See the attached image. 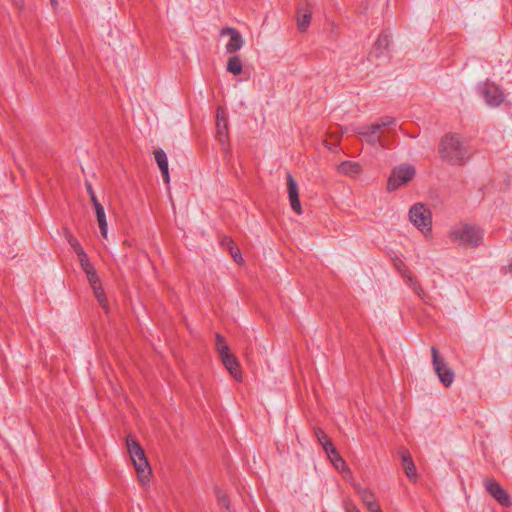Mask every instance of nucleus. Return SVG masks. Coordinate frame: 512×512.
<instances>
[{
  "mask_svg": "<svg viewBox=\"0 0 512 512\" xmlns=\"http://www.w3.org/2000/svg\"><path fill=\"white\" fill-rule=\"evenodd\" d=\"M216 497L220 505H223L228 508L229 502L224 492H222L219 488L215 489Z\"/></svg>",
  "mask_w": 512,
  "mask_h": 512,
  "instance_id": "nucleus-30",
  "label": "nucleus"
},
{
  "mask_svg": "<svg viewBox=\"0 0 512 512\" xmlns=\"http://www.w3.org/2000/svg\"><path fill=\"white\" fill-rule=\"evenodd\" d=\"M415 174L416 170L410 164H401L394 167L387 182V190L395 191L408 184L415 177Z\"/></svg>",
  "mask_w": 512,
  "mask_h": 512,
  "instance_id": "nucleus-5",
  "label": "nucleus"
},
{
  "mask_svg": "<svg viewBox=\"0 0 512 512\" xmlns=\"http://www.w3.org/2000/svg\"><path fill=\"white\" fill-rule=\"evenodd\" d=\"M94 210H95L97 223H98V226L100 229V233H101L102 237L107 238L108 224H107L104 207L101 204H99V205L94 206Z\"/></svg>",
  "mask_w": 512,
  "mask_h": 512,
  "instance_id": "nucleus-17",
  "label": "nucleus"
},
{
  "mask_svg": "<svg viewBox=\"0 0 512 512\" xmlns=\"http://www.w3.org/2000/svg\"><path fill=\"white\" fill-rule=\"evenodd\" d=\"M359 495L364 505H367L371 501H375L374 494L368 489L360 490Z\"/></svg>",
  "mask_w": 512,
  "mask_h": 512,
  "instance_id": "nucleus-28",
  "label": "nucleus"
},
{
  "mask_svg": "<svg viewBox=\"0 0 512 512\" xmlns=\"http://www.w3.org/2000/svg\"><path fill=\"white\" fill-rule=\"evenodd\" d=\"M154 157L157 162V165L160 171L168 169V160L166 153L162 149H157L154 151Z\"/></svg>",
  "mask_w": 512,
  "mask_h": 512,
  "instance_id": "nucleus-24",
  "label": "nucleus"
},
{
  "mask_svg": "<svg viewBox=\"0 0 512 512\" xmlns=\"http://www.w3.org/2000/svg\"><path fill=\"white\" fill-rule=\"evenodd\" d=\"M390 44V39L387 35H381L373 48V53H375L377 56L380 55L385 49L388 48Z\"/></svg>",
  "mask_w": 512,
  "mask_h": 512,
  "instance_id": "nucleus-23",
  "label": "nucleus"
},
{
  "mask_svg": "<svg viewBox=\"0 0 512 512\" xmlns=\"http://www.w3.org/2000/svg\"><path fill=\"white\" fill-rule=\"evenodd\" d=\"M368 512H382L379 504L376 501H371L365 505Z\"/></svg>",
  "mask_w": 512,
  "mask_h": 512,
  "instance_id": "nucleus-33",
  "label": "nucleus"
},
{
  "mask_svg": "<svg viewBox=\"0 0 512 512\" xmlns=\"http://www.w3.org/2000/svg\"><path fill=\"white\" fill-rule=\"evenodd\" d=\"M330 462L333 464L336 470H338L340 473H350V470L344 461V459L341 457V455L338 453V451L335 449L333 452H330V454H327Z\"/></svg>",
  "mask_w": 512,
  "mask_h": 512,
  "instance_id": "nucleus-18",
  "label": "nucleus"
},
{
  "mask_svg": "<svg viewBox=\"0 0 512 512\" xmlns=\"http://www.w3.org/2000/svg\"><path fill=\"white\" fill-rule=\"evenodd\" d=\"M242 61L238 56H232L227 61V71L233 75H239L242 72Z\"/></svg>",
  "mask_w": 512,
  "mask_h": 512,
  "instance_id": "nucleus-22",
  "label": "nucleus"
},
{
  "mask_svg": "<svg viewBox=\"0 0 512 512\" xmlns=\"http://www.w3.org/2000/svg\"><path fill=\"white\" fill-rule=\"evenodd\" d=\"M432 365L434 372L437 374L439 380L446 387L450 386L454 381V373L447 365L446 361L439 355L437 348H431Z\"/></svg>",
  "mask_w": 512,
  "mask_h": 512,
  "instance_id": "nucleus-6",
  "label": "nucleus"
},
{
  "mask_svg": "<svg viewBox=\"0 0 512 512\" xmlns=\"http://www.w3.org/2000/svg\"><path fill=\"white\" fill-rule=\"evenodd\" d=\"M65 237L67 241L69 242V237H74L68 230H65Z\"/></svg>",
  "mask_w": 512,
  "mask_h": 512,
  "instance_id": "nucleus-40",
  "label": "nucleus"
},
{
  "mask_svg": "<svg viewBox=\"0 0 512 512\" xmlns=\"http://www.w3.org/2000/svg\"><path fill=\"white\" fill-rule=\"evenodd\" d=\"M482 95L486 104L490 107H498L505 100V94L499 86L493 83H486L482 87Z\"/></svg>",
  "mask_w": 512,
  "mask_h": 512,
  "instance_id": "nucleus-8",
  "label": "nucleus"
},
{
  "mask_svg": "<svg viewBox=\"0 0 512 512\" xmlns=\"http://www.w3.org/2000/svg\"><path fill=\"white\" fill-rule=\"evenodd\" d=\"M407 280H408V283L410 284V286L413 287L414 291L417 293V294H420V292L422 291V289L418 286H416L413 278L411 276H408L407 277Z\"/></svg>",
  "mask_w": 512,
  "mask_h": 512,
  "instance_id": "nucleus-36",
  "label": "nucleus"
},
{
  "mask_svg": "<svg viewBox=\"0 0 512 512\" xmlns=\"http://www.w3.org/2000/svg\"><path fill=\"white\" fill-rule=\"evenodd\" d=\"M287 188L291 208L297 213H302L301 203L299 200L298 185L291 174H287Z\"/></svg>",
  "mask_w": 512,
  "mask_h": 512,
  "instance_id": "nucleus-12",
  "label": "nucleus"
},
{
  "mask_svg": "<svg viewBox=\"0 0 512 512\" xmlns=\"http://www.w3.org/2000/svg\"><path fill=\"white\" fill-rule=\"evenodd\" d=\"M312 18V11L308 5L303 9H298L297 12V27L301 32H305L310 24Z\"/></svg>",
  "mask_w": 512,
  "mask_h": 512,
  "instance_id": "nucleus-16",
  "label": "nucleus"
},
{
  "mask_svg": "<svg viewBox=\"0 0 512 512\" xmlns=\"http://www.w3.org/2000/svg\"><path fill=\"white\" fill-rule=\"evenodd\" d=\"M345 512H360V510L352 502H346L345 503Z\"/></svg>",
  "mask_w": 512,
  "mask_h": 512,
  "instance_id": "nucleus-35",
  "label": "nucleus"
},
{
  "mask_svg": "<svg viewBox=\"0 0 512 512\" xmlns=\"http://www.w3.org/2000/svg\"><path fill=\"white\" fill-rule=\"evenodd\" d=\"M86 189H87V192H88V194L90 196V199H91V202L93 204V207L96 206V205H99L100 202L98 201V199H97V197H96V195H95V193L93 191V188H92L90 183H86Z\"/></svg>",
  "mask_w": 512,
  "mask_h": 512,
  "instance_id": "nucleus-32",
  "label": "nucleus"
},
{
  "mask_svg": "<svg viewBox=\"0 0 512 512\" xmlns=\"http://www.w3.org/2000/svg\"><path fill=\"white\" fill-rule=\"evenodd\" d=\"M395 126V119L384 117L369 126L361 128L358 134L371 145L379 143L382 147H385L383 137L385 134L390 133Z\"/></svg>",
  "mask_w": 512,
  "mask_h": 512,
  "instance_id": "nucleus-3",
  "label": "nucleus"
},
{
  "mask_svg": "<svg viewBox=\"0 0 512 512\" xmlns=\"http://www.w3.org/2000/svg\"><path fill=\"white\" fill-rule=\"evenodd\" d=\"M92 290H93V293H94V296L95 298L98 300L99 304L106 310L108 311V304H107V300H106V296H105V293L102 289V286L101 284L100 285H97V286H94L92 287Z\"/></svg>",
  "mask_w": 512,
  "mask_h": 512,
  "instance_id": "nucleus-25",
  "label": "nucleus"
},
{
  "mask_svg": "<svg viewBox=\"0 0 512 512\" xmlns=\"http://www.w3.org/2000/svg\"><path fill=\"white\" fill-rule=\"evenodd\" d=\"M51 6L55 9L58 5V0H50Z\"/></svg>",
  "mask_w": 512,
  "mask_h": 512,
  "instance_id": "nucleus-39",
  "label": "nucleus"
},
{
  "mask_svg": "<svg viewBox=\"0 0 512 512\" xmlns=\"http://www.w3.org/2000/svg\"><path fill=\"white\" fill-rule=\"evenodd\" d=\"M161 173L163 175L164 182L166 184H169V182H170L169 169L163 170V171H161Z\"/></svg>",
  "mask_w": 512,
  "mask_h": 512,
  "instance_id": "nucleus-37",
  "label": "nucleus"
},
{
  "mask_svg": "<svg viewBox=\"0 0 512 512\" xmlns=\"http://www.w3.org/2000/svg\"><path fill=\"white\" fill-rule=\"evenodd\" d=\"M409 220L425 237L431 236L432 215L423 203H416L410 208Z\"/></svg>",
  "mask_w": 512,
  "mask_h": 512,
  "instance_id": "nucleus-4",
  "label": "nucleus"
},
{
  "mask_svg": "<svg viewBox=\"0 0 512 512\" xmlns=\"http://www.w3.org/2000/svg\"><path fill=\"white\" fill-rule=\"evenodd\" d=\"M131 462L135 468L139 483L143 487H146L149 484L152 475V468L149 464L147 457L143 456L142 458L133 460Z\"/></svg>",
  "mask_w": 512,
  "mask_h": 512,
  "instance_id": "nucleus-11",
  "label": "nucleus"
},
{
  "mask_svg": "<svg viewBox=\"0 0 512 512\" xmlns=\"http://www.w3.org/2000/svg\"><path fill=\"white\" fill-rule=\"evenodd\" d=\"M448 237L458 246L475 248L482 243L484 234L477 225L459 222L451 226Z\"/></svg>",
  "mask_w": 512,
  "mask_h": 512,
  "instance_id": "nucleus-1",
  "label": "nucleus"
},
{
  "mask_svg": "<svg viewBox=\"0 0 512 512\" xmlns=\"http://www.w3.org/2000/svg\"><path fill=\"white\" fill-rule=\"evenodd\" d=\"M77 256L79 258L80 266L83 270L92 267V264L90 263L89 258L84 250L77 253Z\"/></svg>",
  "mask_w": 512,
  "mask_h": 512,
  "instance_id": "nucleus-29",
  "label": "nucleus"
},
{
  "mask_svg": "<svg viewBox=\"0 0 512 512\" xmlns=\"http://www.w3.org/2000/svg\"><path fill=\"white\" fill-rule=\"evenodd\" d=\"M315 436L317 437V440L323 447L326 454H330V452H333L336 449L331 439L321 429L315 430Z\"/></svg>",
  "mask_w": 512,
  "mask_h": 512,
  "instance_id": "nucleus-19",
  "label": "nucleus"
},
{
  "mask_svg": "<svg viewBox=\"0 0 512 512\" xmlns=\"http://www.w3.org/2000/svg\"><path fill=\"white\" fill-rule=\"evenodd\" d=\"M216 138L219 141L223 150H228L229 135H228V122L225 112L222 108L217 109L216 114Z\"/></svg>",
  "mask_w": 512,
  "mask_h": 512,
  "instance_id": "nucleus-7",
  "label": "nucleus"
},
{
  "mask_svg": "<svg viewBox=\"0 0 512 512\" xmlns=\"http://www.w3.org/2000/svg\"><path fill=\"white\" fill-rule=\"evenodd\" d=\"M402 466L405 474L411 480H415L417 476L416 467L410 453L407 450L401 452Z\"/></svg>",
  "mask_w": 512,
  "mask_h": 512,
  "instance_id": "nucleus-15",
  "label": "nucleus"
},
{
  "mask_svg": "<svg viewBox=\"0 0 512 512\" xmlns=\"http://www.w3.org/2000/svg\"><path fill=\"white\" fill-rule=\"evenodd\" d=\"M126 448L131 461L146 456L145 451L141 447L140 443L131 436H127L126 438Z\"/></svg>",
  "mask_w": 512,
  "mask_h": 512,
  "instance_id": "nucleus-14",
  "label": "nucleus"
},
{
  "mask_svg": "<svg viewBox=\"0 0 512 512\" xmlns=\"http://www.w3.org/2000/svg\"><path fill=\"white\" fill-rule=\"evenodd\" d=\"M503 270L506 274H512V260L507 266L503 268Z\"/></svg>",
  "mask_w": 512,
  "mask_h": 512,
  "instance_id": "nucleus-38",
  "label": "nucleus"
},
{
  "mask_svg": "<svg viewBox=\"0 0 512 512\" xmlns=\"http://www.w3.org/2000/svg\"><path fill=\"white\" fill-rule=\"evenodd\" d=\"M216 342H215V349L220 357V359L231 355L230 348L227 345L225 339L220 334H216Z\"/></svg>",
  "mask_w": 512,
  "mask_h": 512,
  "instance_id": "nucleus-21",
  "label": "nucleus"
},
{
  "mask_svg": "<svg viewBox=\"0 0 512 512\" xmlns=\"http://www.w3.org/2000/svg\"><path fill=\"white\" fill-rule=\"evenodd\" d=\"M220 34L221 36H229V41L225 45L228 54H234L244 46L245 41L236 29L226 27L221 30Z\"/></svg>",
  "mask_w": 512,
  "mask_h": 512,
  "instance_id": "nucleus-10",
  "label": "nucleus"
},
{
  "mask_svg": "<svg viewBox=\"0 0 512 512\" xmlns=\"http://www.w3.org/2000/svg\"><path fill=\"white\" fill-rule=\"evenodd\" d=\"M68 243L70 244V246L72 247V249L75 251L76 254L83 251V248H82L80 242L75 237H69Z\"/></svg>",
  "mask_w": 512,
  "mask_h": 512,
  "instance_id": "nucleus-31",
  "label": "nucleus"
},
{
  "mask_svg": "<svg viewBox=\"0 0 512 512\" xmlns=\"http://www.w3.org/2000/svg\"><path fill=\"white\" fill-rule=\"evenodd\" d=\"M439 155L443 161L459 165L464 163L467 150L459 135L447 134L440 142Z\"/></svg>",
  "mask_w": 512,
  "mask_h": 512,
  "instance_id": "nucleus-2",
  "label": "nucleus"
},
{
  "mask_svg": "<svg viewBox=\"0 0 512 512\" xmlns=\"http://www.w3.org/2000/svg\"><path fill=\"white\" fill-rule=\"evenodd\" d=\"M84 271L86 273L87 280L91 285V288L101 284L93 266L88 269H85Z\"/></svg>",
  "mask_w": 512,
  "mask_h": 512,
  "instance_id": "nucleus-26",
  "label": "nucleus"
},
{
  "mask_svg": "<svg viewBox=\"0 0 512 512\" xmlns=\"http://www.w3.org/2000/svg\"><path fill=\"white\" fill-rule=\"evenodd\" d=\"M338 170L342 174L354 177L360 173V166L356 162L345 161L339 165Z\"/></svg>",
  "mask_w": 512,
  "mask_h": 512,
  "instance_id": "nucleus-20",
  "label": "nucleus"
},
{
  "mask_svg": "<svg viewBox=\"0 0 512 512\" xmlns=\"http://www.w3.org/2000/svg\"><path fill=\"white\" fill-rule=\"evenodd\" d=\"M230 251H231V255L233 257V259L237 262V263H242V257L239 253V250L238 249H234L233 247L230 248Z\"/></svg>",
  "mask_w": 512,
  "mask_h": 512,
  "instance_id": "nucleus-34",
  "label": "nucleus"
},
{
  "mask_svg": "<svg viewBox=\"0 0 512 512\" xmlns=\"http://www.w3.org/2000/svg\"><path fill=\"white\" fill-rule=\"evenodd\" d=\"M84 271L86 273L87 280L91 285V288L101 284L93 266L88 269H85Z\"/></svg>",
  "mask_w": 512,
  "mask_h": 512,
  "instance_id": "nucleus-27",
  "label": "nucleus"
},
{
  "mask_svg": "<svg viewBox=\"0 0 512 512\" xmlns=\"http://www.w3.org/2000/svg\"><path fill=\"white\" fill-rule=\"evenodd\" d=\"M222 364L227 369L229 374L237 381L242 380V373L240 369V364L237 358L231 354L221 359Z\"/></svg>",
  "mask_w": 512,
  "mask_h": 512,
  "instance_id": "nucleus-13",
  "label": "nucleus"
},
{
  "mask_svg": "<svg viewBox=\"0 0 512 512\" xmlns=\"http://www.w3.org/2000/svg\"><path fill=\"white\" fill-rule=\"evenodd\" d=\"M484 486L489 494L499 502L502 506L508 507L511 505V499L508 493L502 486L493 479H485Z\"/></svg>",
  "mask_w": 512,
  "mask_h": 512,
  "instance_id": "nucleus-9",
  "label": "nucleus"
}]
</instances>
